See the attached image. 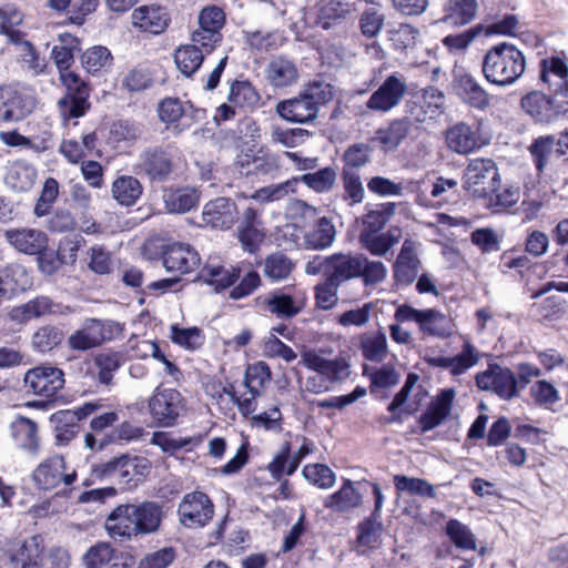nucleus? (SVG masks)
I'll list each match as a JSON object with an SVG mask.
<instances>
[{"instance_id":"obj_54","label":"nucleus","mask_w":568,"mask_h":568,"mask_svg":"<svg viewBox=\"0 0 568 568\" xmlns=\"http://www.w3.org/2000/svg\"><path fill=\"white\" fill-rule=\"evenodd\" d=\"M287 214L295 226L305 227L315 223L320 217V211L316 206L298 199H293L287 205Z\"/></svg>"},{"instance_id":"obj_37","label":"nucleus","mask_w":568,"mask_h":568,"mask_svg":"<svg viewBox=\"0 0 568 568\" xmlns=\"http://www.w3.org/2000/svg\"><path fill=\"white\" fill-rule=\"evenodd\" d=\"M362 504V495L352 480L346 479L339 490L326 497L324 506L334 511L344 513L357 508Z\"/></svg>"},{"instance_id":"obj_19","label":"nucleus","mask_w":568,"mask_h":568,"mask_svg":"<svg viewBox=\"0 0 568 568\" xmlns=\"http://www.w3.org/2000/svg\"><path fill=\"white\" fill-rule=\"evenodd\" d=\"M71 312L69 306L54 303L48 296H37L36 298L13 307L10 311V318L17 323L23 324L47 315H63Z\"/></svg>"},{"instance_id":"obj_35","label":"nucleus","mask_w":568,"mask_h":568,"mask_svg":"<svg viewBox=\"0 0 568 568\" xmlns=\"http://www.w3.org/2000/svg\"><path fill=\"white\" fill-rule=\"evenodd\" d=\"M163 200L170 213H185L199 203L200 194L196 189L189 186L169 189L164 191Z\"/></svg>"},{"instance_id":"obj_5","label":"nucleus","mask_w":568,"mask_h":568,"mask_svg":"<svg viewBox=\"0 0 568 568\" xmlns=\"http://www.w3.org/2000/svg\"><path fill=\"white\" fill-rule=\"evenodd\" d=\"M60 81L67 89V94L58 103L59 114L64 123L85 114L90 108V90L87 83L73 70L67 69L59 73Z\"/></svg>"},{"instance_id":"obj_53","label":"nucleus","mask_w":568,"mask_h":568,"mask_svg":"<svg viewBox=\"0 0 568 568\" xmlns=\"http://www.w3.org/2000/svg\"><path fill=\"white\" fill-rule=\"evenodd\" d=\"M298 184L297 178H292L278 184H271L258 189L252 194V199L261 202H275L283 200L288 194H294Z\"/></svg>"},{"instance_id":"obj_30","label":"nucleus","mask_w":568,"mask_h":568,"mask_svg":"<svg viewBox=\"0 0 568 568\" xmlns=\"http://www.w3.org/2000/svg\"><path fill=\"white\" fill-rule=\"evenodd\" d=\"M521 108L540 123H550L559 115V111L555 108L552 100L539 91L525 95L521 99Z\"/></svg>"},{"instance_id":"obj_20","label":"nucleus","mask_w":568,"mask_h":568,"mask_svg":"<svg viewBox=\"0 0 568 568\" xmlns=\"http://www.w3.org/2000/svg\"><path fill=\"white\" fill-rule=\"evenodd\" d=\"M453 88L457 97L468 106L484 111L490 105V94L470 73H457Z\"/></svg>"},{"instance_id":"obj_39","label":"nucleus","mask_w":568,"mask_h":568,"mask_svg":"<svg viewBox=\"0 0 568 568\" xmlns=\"http://www.w3.org/2000/svg\"><path fill=\"white\" fill-rule=\"evenodd\" d=\"M336 236V229L332 220L320 216L314 223V229L304 234L306 247L324 250L332 245Z\"/></svg>"},{"instance_id":"obj_43","label":"nucleus","mask_w":568,"mask_h":568,"mask_svg":"<svg viewBox=\"0 0 568 568\" xmlns=\"http://www.w3.org/2000/svg\"><path fill=\"white\" fill-rule=\"evenodd\" d=\"M355 11L354 3L341 0L323 1L318 9V24L328 29Z\"/></svg>"},{"instance_id":"obj_40","label":"nucleus","mask_w":568,"mask_h":568,"mask_svg":"<svg viewBox=\"0 0 568 568\" xmlns=\"http://www.w3.org/2000/svg\"><path fill=\"white\" fill-rule=\"evenodd\" d=\"M36 178L37 171L34 166L23 160H18L10 165L6 175V182L11 189L26 192L33 186Z\"/></svg>"},{"instance_id":"obj_18","label":"nucleus","mask_w":568,"mask_h":568,"mask_svg":"<svg viewBox=\"0 0 568 568\" xmlns=\"http://www.w3.org/2000/svg\"><path fill=\"white\" fill-rule=\"evenodd\" d=\"M264 307L278 318H292L306 306V295L301 290H276L267 294Z\"/></svg>"},{"instance_id":"obj_57","label":"nucleus","mask_w":568,"mask_h":568,"mask_svg":"<svg viewBox=\"0 0 568 568\" xmlns=\"http://www.w3.org/2000/svg\"><path fill=\"white\" fill-rule=\"evenodd\" d=\"M446 534L452 542L464 550H476V539L471 530L457 519H450L446 524Z\"/></svg>"},{"instance_id":"obj_46","label":"nucleus","mask_w":568,"mask_h":568,"mask_svg":"<svg viewBox=\"0 0 568 568\" xmlns=\"http://www.w3.org/2000/svg\"><path fill=\"white\" fill-rule=\"evenodd\" d=\"M204 53L195 44H185L176 49L174 61L185 77H191L203 63Z\"/></svg>"},{"instance_id":"obj_50","label":"nucleus","mask_w":568,"mask_h":568,"mask_svg":"<svg viewBox=\"0 0 568 568\" xmlns=\"http://www.w3.org/2000/svg\"><path fill=\"white\" fill-rule=\"evenodd\" d=\"M113 58L110 50L102 45H94L81 55V63L88 73L97 74L109 69Z\"/></svg>"},{"instance_id":"obj_3","label":"nucleus","mask_w":568,"mask_h":568,"mask_svg":"<svg viewBox=\"0 0 568 568\" xmlns=\"http://www.w3.org/2000/svg\"><path fill=\"white\" fill-rule=\"evenodd\" d=\"M333 87L324 81L310 83L297 97L276 104L277 114L290 122L307 123L316 119L320 105L333 99Z\"/></svg>"},{"instance_id":"obj_34","label":"nucleus","mask_w":568,"mask_h":568,"mask_svg":"<svg viewBox=\"0 0 568 568\" xmlns=\"http://www.w3.org/2000/svg\"><path fill=\"white\" fill-rule=\"evenodd\" d=\"M265 75L272 87L281 89L295 83L298 72L293 61L278 57L268 63Z\"/></svg>"},{"instance_id":"obj_45","label":"nucleus","mask_w":568,"mask_h":568,"mask_svg":"<svg viewBox=\"0 0 568 568\" xmlns=\"http://www.w3.org/2000/svg\"><path fill=\"white\" fill-rule=\"evenodd\" d=\"M95 133L84 134L81 143L75 139H63L60 143L59 152L69 163L79 164L85 156V150L92 151L95 148Z\"/></svg>"},{"instance_id":"obj_42","label":"nucleus","mask_w":568,"mask_h":568,"mask_svg":"<svg viewBox=\"0 0 568 568\" xmlns=\"http://www.w3.org/2000/svg\"><path fill=\"white\" fill-rule=\"evenodd\" d=\"M418 326L424 334L438 338L448 337L453 329L452 321L435 308L424 310Z\"/></svg>"},{"instance_id":"obj_47","label":"nucleus","mask_w":568,"mask_h":568,"mask_svg":"<svg viewBox=\"0 0 568 568\" xmlns=\"http://www.w3.org/2000/svg\"><path fill=\"white\" fill-rule=\"evenodd\" d=\"M54 437L59 445L69 444L79 433L77 423V413L72 410H61L53 415Z\"/></svg>"},{"instance_id":"obj_8","label":"nucleus","mask_w":568,"mask_h":568,"mask_svg":"<svg viewBox=\"0 0 568 568\" xmlns=\"http://www.w3.org/2000/svg\"><path fill=\"white\" fill-rule=\"evenodd\" d=\"M36 105L30 90L12 84L0 87V121H21L34 111Z\"/></svg>"},{"instance_id":"obj_61","label":"nucleus","mask_w":568,"mask_h":568,"mask_svg":"<svg viewBox=\"0 0 568 568\" xmlns=\"http://www.w3.org/2000/svg\"><path fill=\"white\" fill-rule=\"evenodd\" d=\"M555 148L557 149V142L555 138L550 135L536 139L529 146L530 154L538 172H542L546 168L554 151H556Z\"/></svg>"},{"instance_id":"obj_38","label":"nucleus","mask_w":568,"mask_h":568,"mask_svg":"<svg viewBox=\"0 0 568 568\" xmlns=\"http://www.w3.org/2000/svg\"><path fill=\"white\" fill-rule=\"evenodd\" d=\"M143 192L141 182L131 175L118 176L111 186L112 197L124 206H131L136 203Z\"/></svg>"},{"instance_id":"obj_55","label":"nucleus","mask_w":568,"mask_h":568,"mask_svg":"<svg viewBox=\"0 0 568 568\" xmlns=\"http://www.w3.org/2000/svg\"><path fill=\"white\" fill-rule=\"evenodd\" d=\"M298 182H303L307 187L316 193H327L333 190L336 182V171L333 168H324L314 173L303 174L297 178Z\"/></svg>"},{"instance_id":"obj_31","label":"nucleus","mask_w":568,"mask_h":568,"mask_svg":"<svg viewBox=\"0 0 568 568\" xmlns=\"http://www.w3.org/2000/svg\"><path fill=\"white\" fill-rule=\"evenodd\" d=\"M446 143L449 150L463 155L469 154L480 146L476 131L464 122L447 130Z\"/></svg>"},{"instance_id":"obj_6","label":"nucleus","mask_w":568,"mask_h":568,"mask_svg":"<svg viewBox=\"0 0 568 568\" xmlns=\"http://www.w3.org/2000/svg\"><path fill=\"white\" fill-rule=\"evenodd\" d=\"M22 20L19 12H12L9 18H2L0 32L8 36L9 40L16 47L17 62L20 68L32 77L43 72L45 68L44 59H41L31 42L22 40L21 33L14 28Z\"/></svg>"},{"instance_id":"obj_63","label":"nucleus","mask_w":568,"mask_h":568,"mask_svg":"<svg viewBox=\"0 0 568 568\" xmlns=\"http://www.w3.org/2000/svg\"><path fill=\"white\" fill-rule=\"evenodd\" d=\"M114 556V549L109 542L100 541L91 546L83 555L82 561L85 568H102Z\"/></svg>"},{"instance_id":"obj_33","label":"nucleus","mask_w":568,"mask_h":568,"mask_svg":"<svg viewBox=\"0 0 568 568\" xmlns=\"http://www.w3.org/2000/svg\"><path fill=\"white\" fill-rule=\"evenodd\" d=\"M413 122L409 118L404 116L393 120L386 128L376 131L375 140L386 151H393L406 139Z\"/></svg>"},{"instance_id":"obj_17","label":"nucleus","mask_w":568,"mask_h":568,"mask_svg":"<svg viewBox=\"0 0 568 568\" xmlns=\"http://www.w3.org/2000/svg\"><path fill=\"white\" fill-rule=\"evenodd\" d=\"M236 236L244 251L256 253L266 237V230L261 213L252 207H246L240 217L236 227Z\"/></svg>"},{"instance_id":"obj_48","label":"nucleus","mask_w":568,"mask_h":568,"mask_svg":"<svg viewBox=\"0 0 568 568\" xmlns=\"http://www.w3.org/2000/svg\"><path fill=\"white\" fill-rule=\"evenodd\" d=\"M395 212V203L387 202L375 205L363 216L364 229L362 232L378 233L394 216Z\"/></svg>"},{"instance_id":"obj_16","label":"nucleus","mask_w":568,"mask_h":568,"mask_svg":"<svg viewBox=\"0 0 568 568\" xmlns=\"http://www.w3.org/2000/svg\"><path fill=\"white\" fill-rule=\"evenodd\" d=\"M182 396L173 388L156 389L149 400L150 414L160 426H172L182 410Z\"/></svg>"},{"instance_id":"obj_58","label":"nucleus","mask_w":568,"mask_h":568,"mask_svg":"<svg viewBox=\"0 0 568 568\" xmlns=\"http://www.w3.org/2000/svg\"><path fill=\"white\" fill-rule=\"evenodd\" d=\"M292 270V261L278 252L268 255L263 263L264 275L275 282L286 278Z\"/></svg>"},{"instance_id":"obj_29","label":"nucleus","mask_w":568,"mask_h":568,"mask_svg":"<svg viewBox=\"0 0 568 568\" xmlns=\"http://www.w3.org/2000/svg\"><path fill=\"white\" fill-rule=\"evenodd\" d=\"M40 542V535H33L23 540L13 541L8 546L6 556L13 568H30L36 562L34 557L38 556Z\"/></svg>"},{"instance_id":"obj_56","label":"nucleus","mask_w":568,"mask_h":568,"mask_svg":"<svg viewBox=\"0 0 568 568\" xmlns=\"http://www.w3.org/2000/svg\"><path fill=\"white\" fill-rule=\"evenodd\" d=\"M62 339V331L51 325H44L38 328L32 335V346L39 353L44 354L60 345Z\"/></svg>"},{"instance_id":"obj_62","label":"nucleus","mask_w":568,"mask_h":568,"mask_svg":"<svg viewBox=\"0 0 568 568\" xmlns=\"http://www.w3.org/2000/svg\"><path fill=\"white\" fill-rule=\"evenodd\" d=\"M342 179L344 189L343 199L348 201L349 205L362 203L365 196V190L359 174L352 169H344Z\"/></svg>"},{"instance_id":"obj_24","label":"nucleus","mask_w":568,"mask_h":568,"mask_svg":"<svg viewBox=\"0 0 568 568\" xmlns=\"http://www.w3.org/2000/svg\"><path fill=\"white\" fill-rule=\"evenodd\" d=\"M417 242L406 239L394 264V278L400 285L412 284L418 275L420 260L417 256Z\"/></svg>"},{"instance_id":"obj_13","label":"nucleus","mask_w":568,"mask_h":568,"mask_svg":"<svg viewBox=\"0 0 568 568\" xmlns=\"http://www.w3.org/2000/svg\"><path fill=\"white\" fill-rule=\"evenodd\" d=\"M476 383L480 389L491 390L505 400L518 396V382L507 367L489 365L486 371L477 374Z\"/></svg>"},{"instance_id":"obj_28","label":"nucleus","mask_w":568,"mask_h":568,"mask_svg":"<svg viewBox=\"0 0 568 568\" xmlns=\"http://www.w3.org/2000/svg\"><path fill=\"white\" fill-rule=\"evenodd\" d=\"M455 398V390L452 388L442 390L433 399L426 412L419 417L420 429L423 433L429 432L439 426L450 414L452 405Z\"/></svg>"},{"instance_id":"obj_26","label":"nucleus","mask_w":568,"mask_h":568,"mask_svg":"<svg viewBox=\"0 0 568 568\" xmlns=\"http://www.w3.org/2000/svg\"><path fill=\"white\" fill-rule=\"evenodd\" d=\"M237 217V207L227 197H217L207 202L202 212L203 222L213 229L227 230Z\"/></svg>"},{"instance_id":"obj_1","label":"nucleus","mask_w":568,"mask_h":568,"mask_svg":"<svg viewBox=\"0 0 568 568\" xmlns=\"http://www.w3.org/2000/svg\"><path fill=\"white\" fill-rule=\"evenodd\" d=\"M163 519L162 506L155 501L120 504L105 518L108 536L120 542L159 531Z\"/></svg>"},{"instance_id":"obj_25","label":"nucleus","mask_w":568,"mask_h":568,"mask_svg":"<svg viewBox=\"0 0 568 568\" xmlns=\"http://www.w3.org/2000/svg\"><path fill=\"white\" fill-rule=\"evenodd\" d=\"M199 264L200 255L189 244L173 243L163 251V265L169 272L189 273Z\"/></svg>"},{"instance_id":"obj_21","label":"nucleus","mask_w":568,"mask_h":568,"mask_svg":"<svg viewBox=\"0 0 568 568\" xmlns=\"http://www.w3.org/2000/svg\"><path fill=\"white\" fill-rule=\"evenodd\" d=\"M170 20L168 10L155 3L138 7L131 13L132 26L152 34L162 33L169 27Z\"/></svg>"},{"instance_id":"obj_32","label":"nucleus","mask_w":568,"mask_h":568,"mask_svg":"<svg viewBox=\"0 0 568 568\" xmlns=\"http://www.w3.org/2000/svg\"><path fill=\"white\" fill-rule=\"evenodd\" d=\"M12 437L17 446L31 456H37L39 453V437L38 425L27 418L18 417L11 425Z\"/></svg>"},{"instance_id":"obj_10","label":"nucleus","mask_w":568,"mask_h":568,"mask_svg":"<svg viewBox=\"0 0 568 568\" xmlns=\"http://www.w3.org/2000/svg\"><path fill=\"white\" fill-rule=\"evenodd\" d=\"M75 478V470L67 471V464L61 455L45 458L33 469L31 475L34 486L43 490L54 489L60 484L70 486L74 483Z\"/></svg>"},{"instance_id":"obj_15","label":"nucleus","mask_w":568,"mask_h":568,"mask_svg":"<svg viewBox=\"0 0 568 568\" xmlns=\"http://www.w3.org/2000/svg\"><path fill=\"white\" fill-rule=\"evenodd\" d=\"M173 155L169 149L152 146L139 155L136 169L152 182H164L173 171Z\"/></svg>"},{"instance_id":"obj_23","label":"nucleus","mask_w":568,"mask_h":568,"mask_svg":"<svg viewBox=\"0 0 568 568\" xmlns=\"http://www.w3.org/2000/svg\"><path fill=\"white\" fill-rule=\"evenodd\" d=\"M3 235L13 248L29 255L42 253L48 245L47 234L37 229H9L4 231Z\"/></svg>"},{"instance_id":"obj_14","label":"nucleus","mask_w":568,"mask_h":568,"mask_svg":"<svg viewBox=\"0 0 568 568\" xmlns=\"http://www.w3.org/2000/svg\"><path fill=\"white\" fill-rule=\"evenodd\" d=\"M300 363L331 383H342L351 375L349 363L341 356L327 358L320 352L308 349L302 353Z\"/></svg>"},{"instance_id":"obj_36","label":"nucleus","mask_w":568,"mask_h":568,"mask_svg":"<svg viewBox=\"0 0 568 568\" xmlns=\"http://www.w3.org/2000/svg\"><path fill=\"white\" fill-rule=\"evenodd\" d=\"M239 277L235 268H226L217 262H210L200 271L197 280L221 291L230 287Z\"/></svg>"},{"instance_id":"obj_4","label":"nucleus","mask_w":568,"mask_h":568,"mask_svg":"<svg viewBox=\"0 0 568 568\" xmlns=\"http://www.w3.org/2000/svg\"><path fill=\"white\" fill-rule=\"evenodd\" d=\"M363 254L339 252L328 256L316 255L305 265L307 275L323 274L335 283H343L359 278Z\"/></svg>"},{"instance_id":"obj_11","label":"nucleus","mask_w":568,"mask_h":568,"mask_svg":"<svg viewBox=\"0 0 568 568\" xmlns=\"http://www.w3.org/2000/svg\"><path fill=\"white\" fill-rule=\"evenodd\" d=\"M181 524L186 528H202L213 518L214 505L202 491L186 494L178 508Z\"/></svg>"},{"instance_id":"obj_44","label":"nucleus","mask_w":568,"mask_h":568,"mask_svg":"<svg viewBox=\"0 0 568 568\" xmlns=\"http://www.w3.org/2000/svg\"><path fill=\"white\" fill-rule=\"evenodd\" d=\"M1 278L4 287L8 290L9 297L19 292H23L31 287L32 280L26 267L20 264H9L0 270Z\"/></svg>"},{"instance_id":"obj_49","label":"nucleus","mask_w":568,"mask_h":568,"mask_svg":"<svg viewBox=\"0 0 568 568\" xmlns=\"http://www.w3.org/2000/svg\"><path fill=\"white\" fill-rule=\"evenodd\" d=\"M272 373L270 366L258 361L256 363L247 365L243 385L247 390H253L254 394H262V389L271 382Z\"/></svg>"},{"instance_id":"obj_60","label":"nucleus","mask_w":568,"mask_h":568,"mask_svg":"<svg viewBox=\"0 0 568 568\" xmlns=\"http://www.w3.org/2000/svg\"><path fill=\"white\" fill-rule=\"evenodd\" d=\"M361 347L363 356L371 362L381 363L388 355L387 339L383 333L363 337Z\"/></svg>"},{"instance_id":"obj_27","label":"nucleus","mask_w":568,"mask_h":568,"mask_svg":"<svg viewBox=\"0 0 568 568\" xmlns=\"http://www.w3.org/2000/svg\"><path fill=\"white\" fill-rule=\"evenodd\" d=\"M540 80L555 93L568 98V65L559 57H549L540 62Z\"/></svg>"},{"instance_id":"obj_64","label":"nucleus","mask_w":568,"mask_h":568,"mask_svg":"<svg viewBox=\"0 0 568 568\" xmlns=\"http://www.w3.org/2000/svg\"><path fill=\"white\" fill-rule=\"evenodd\" d=\"M339 284L328 277L314 287L316 307L323 311L332 310L338 302Z\"/></svg>"},{"instance_id":"obj_51","label":"nucleus","mask_w":568,"mask_h":568,"mask_svg":"<svg viewBox=\"0 0 568 568\" xmlns=\"http://www.w3.org/2000/svg\"><path fill=\"white\" fill-rule=\"evenodd\" d=\"M394 485L398 494L408 493L409 495H416L420 497H436L434 486L422 478L395 475Z\"/></svg>"},{"instance_id":"obj_59","label":"nucleus","mask_w":568,"mask_h":568,"mask_svg":"<svg viewBox=\"0 0 568 568\" xmlns=\"http://www.w3.org/2000/svg\"><path fill=\"white\" fill-rule=\"evenodd\" d=\"M94 365L98 368V381L101 384L109 385L112 382L113 374L121 366V355L115 352H102L95 355Z\"/></svg>"},{"instance_id":"obj_9","label":"nucleus","mask_w":568,"mask_h":568,"mask_svg":"<svg viewBox=\"0 0 568 568\" xmlns=\"http://www.w3.org/2000/svg\"><path fill=\"white\" fill-rule=\"evenodd\" d=\"M406 78L398 73H392L381 83L366 102L369 111L387 113L396 108L407 94Z\"/></svg>"},{"instance_id":"obj_12","label":"nucleus","mask_w":568,"mask_h":568,"mask_svg":"<svg viewBox=\"0 0 568 568\" xmlns=\"http://www.w3.org/2000/svg\"><path fill=\"white\" fill-rule=\"evenodd\" d=\"M63 372L53 366H37L24 374V389L28 394L50 398L64 385Z\"/></svg>"},{"instance_id":"obj_2","label":"nucleus","mask_w":568,"mask_h":568,"mask_svg":"<svg viewBox=\"0 0 568 568\" xmlns=\"http://www.w3.org/2000/svg\"><path fill=\"white\" fill-rule=\"evenodd\" d=\"M525 68L524 53L507 42L488 49L481 61L485 80L499 88L514 84L523 75Z\"/></svg>"},{"instance_id":"obj_22","label":"nucleus","mask_w":568,"mask_h":568,"mask_svg":"<svg viewBox=\"0 0 568 568\" xmlns=\"http://www.w3.org/2000/svg\"><path fill=\"white\" fill-rule=\"evenodd\" d=\"M110 338V332L103 321L90 318L84 325L68 337V345L73 351L85 352L100 346Z\"/></svg>"},{"instance_id":"obj_52","label":"nucleus","mask_w":568,"mask_h":568,"mask_svg":"<svg viewBox=\"0 0 568 568\" xmlns=\"http://www.w3.org/2000/svg\"><path fill=\"white\" fill-rule=\"evenodd\" d=\"M227 100L237 108H253L257 104L260 95L248 81H234Z\"/></svg>"},{"instance_id":"obj_7","label":"nucleus","mask_w":568,"mask_h":568,"mask_svg":"<svg viewBox=\"0 0 568 568\" xmlns=\"http://www.w3.org/2000/svg\"><path fill=\"white\" fill-rule=\"evenodd\" d=\"M500 184L498 169L490 159H474L464 173V189L476 197H488Z\"/></svg>"},{"instance_id":"obj_41","label":"nucleus","mask_w":568,"mask_h":568,"mask_svg":"<svg viewBox=\"0 0 568 568\" xmlns=\"http://www.w3.org/2000/svg\"><path fill=\"white\" fill-rule=\"evenodd\" d=\"M476 12V0H449L445 7L443 21L453 27L465 26L475 18Z\"/></svg>"}]
</instances>
